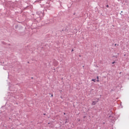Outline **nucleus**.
<instances>
[{
  "label": "nucleus",
  "mask_w": 129,
  "mask_h": 129,
  "mask_svg": "<svg viewBox=\"0 0 129 129\" xmlns=\"http://www.w3.org/2000/svg\"><path fill=\"white\" fill-rule=\"evenodd\" d=\"M9 98L10 100H16V98H15V96L11 95L9 96Z\"/></svg>",
  "instance_id": "obj_2"
},
{
  "label": "nucleus",
  "mask_w": 129,
  "mask_h": 129,
  "mask_svg": "<svg viewBox=\"0 0 129 129\" xmlns=\"http://www.w3.org/2000/svg\"><path fill=\"white\" fill-rule=\"evenodd\" d=\"M108 7H109L108 5H107V6H106V7H107V8H108Z\"/></svg>",
  "instance_id": "obj_11"
},
{
  "label": "nucleus",
  "mask_w": 129,
  "mask_h": 129,
  "mask_svg": "<svg viewBox=\"0 0 129 129\" xmlns=\"http://www.w3.org/2000/svg\"><path fill=\"white\" fill-rule=\"evenodd\" d=\"M64 114H65V113H64Z\"/></svg>",
  "instance_id": "obj_17"
},
{
  "label": "nucleus",
  "mask_w": 129,
  "mask_h": 129,
  "mask_svg": "<svg viewBox=\"0 0 129 129\" xmlns=\"http://www.w3.org/2000/svg\"><path fill=\"white\" fill-rule=\"evenodd\" d=\"M93 105H95V104H96V102L95 101H93L92 103Z\"/></svg>",
  "instance_id": "obj_4"
},
{
  "label": "nucleus",
  "mask_w": 129,
  "mask_h": 129,
  "mask_svg": "<svg viewBox=\"0 0 129 129\" xmlns=\"http://www.w3.org/2000/svg\"><path fill=\"white\" fill-rule=\"evenodd\" d=\"M46 6L47 7V8L48 9L49 7H50V5L49 4H46Z\"/></svg>",
  "instance_id": "obj_5"
},
{
  "label": "nucleus",
  "mask_w": 129,
  "mask_h": 129,
  "mask_svg": "<svg viewBox=\"0 0 129 129\" xmlns=\"http://www.w3.org/2000/svg\"><path fill=\"white\" fill-rule=\"evenodd\" d=\"M10 94V93L8 94V95Z\"/></svg>",
  "instance_id": "obj_16"
},
{
  "label": "nucleus",
  "mask_w": 129,
  "mask_h": 129,
  "mask_svg": "<svg viewBox=\"0 0 129 129\" xmlns=\"http://www.w3.org/2000/svg\"><path fill=\"white\" fill-rule=\"evenodd\" d=\"M13 87H14V86H9V89L10 90H13Z\"/></svg>",
  "instance_id": "obj_3"
},
{
  "label": "nucleus",
  "mask_w": 129,
  "mask_h": 129,
  "mask_svg": "<svg viewBox=\"0 0 129 129\" xmlns=\"http://www.w3.org/2000/svg\"><path fill=\"white\" fill-rule=\"evenodd\" d=\"M51 97H53V94H51Z\"/></svg>",
  "instance_id": "obj_12"
},
{
  "label": "nucleus",
  "mask_w": 129,
  "mask_h": 129,
  "mask_svg": "<svg viewBox=\"0 0 129 129\" xmlns=\"http://www.w3.org/2000/svg\"><path fill=\"white\" fill-rule=\"evenodd\" d=\"M97 82H99V79H97Z\"/></svg>",
  "instance_id": "obj_9"
},
{
  "label": "nucleus",
  "mask_w": 129,
  "mask_h": 129,
  "mask_svg": "<svg viewBox=\"0 0 129 129\" xmlns=\"http://www.w3.org/2000/svg\"><path fill=\"white\" fill-rule=\"evenodd\" d=\"M7 67H8V66H6L5 67V68H3V69H5L6 70H8V69H9L7 68Z\"/></svg>",
  "instance_id": "obj_6"
},
{
  "label": "nucleus",
  "mask_w": 129,
  "mask_h": 129,
  "mask_svg": "<svg viewBox=\"0 0 129 129\" xmlns=\"http://www.w3.org/2000/svg\"><path fill=\"white\" fill-rule=\"evenodd\" d=\"M73 51H74L73 49H72V52H73Z\"/></svg>",
  "instance_id": "obj_13"
},
{
  "label": "nucleus",
  "mask_w": 129,
  "mask_h": 129,
  "mask_svg": "<svg viewBox=\"0 0 129 129\" xmlns=\"http://www.w3.org/2000/svg\"><path fill=\"white\" fill-rule=\"evenodd\" d=\"M92 81H94V82H95V79H92Z\"/></svg>",
  "instance_id": "obj_8"
},
{
  "label": "nucleus",
  "mask_w": 129,
  "mask_h": 129,
  "mask_svg": "<svg viewBox=\"0 0 129 129\" xmlns=\"http://www.w3.org/2000/svg\"><path fill=\"white\" fill-rule=\"evenodd\" d=\"M97 79H99V78L98 77V76L97 77Z\"/></svg>",
  "instance_id": "obj_10"
},
{
  "label": "nucleus",
  "mask_w": 129,
  "mask_h": 129,
  "mask_svg": "<svg viewBox=\"0 0 129 129\" xmlns=\"http://www.w3.org/2000/svg\"><path fill=\"white\" fill-rule=\"evenodd\" d=\"M112 64H114V62H112Z\"/></svg>",
  "instance_id": "obj_14"
},
{
  "label": "nucleus",
  "mask_w": 129,
  "mask_h": 129,
  "mask_svg": "<svg viewBox=\"0 0 129 129\" xmlns=\"http://www.w3.org/2000/svg\"><path fill=\"white\" fill-rule=\"evenodd\" d=\"M109 118L110 119H111V118H112V116H109Z\"/></svg>",
  "instance_id": "obj_7"
},
{
  "label": "nucleus",
  "mask_w": 129,
  "mask_h": 129,
  "mask_svg": "<svg viewBox=\"0 0 129 129\" xmlns=\"http://www.w3.org/2000/svg\"><path fill=\"white\" fill-rule=\"evenodd\" d=\"M37 15H38L39 16V17H44V12H37Z\"/></svg>",
  "instance_id": "obj_1"
},
{
  "label": "nucleus",
  "mask_w": 129,
  "mask_h": 129,
  "mask_svg": "<svg viewBox=\"0 0 129 129\" xmlns=\"http://www.w3.org/2000/svg\"><path fill=\"white\" fill-rule=\"evenodd\" d=\"M115 46H116V44H115Z\"/></svg>",
  "instance_id": "obj_15"
}]
</instances>
